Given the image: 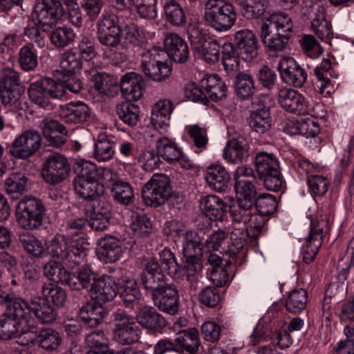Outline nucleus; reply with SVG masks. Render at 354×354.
Returning a JSON list of instances; mask_svg holds the SVG:
<instances>
[{"label":"nucleus","mask_w":354,"mask_h":354,"mask_svg":"<svg viewBox=\"0 0 354 354\" xmlns=\"http://www.w3.org/2000/svg\"><path fill=\"white\" fill-rule=\"evenodd\" d=\"M267 95L255 97L252 101V110L247 120L250 127L258 133H264L271 127L270 106L266 100Z\"/></svg>","instance_id":"19"},{"label":"nucleus","mask_w":354,"mask_h":354,"mask_svg":"<svg viewBox=\"0 0 354 354\" xmlns=\"http://www.w3.org/2000/svg\"><path fill=\"white\" fill-rule=\"evenodd\" d=\"M65 16V9L59 0H38L32 12V19L41 28L55 26Z\"/></svg>","instance_id":"12"},{"label":"nucleus","mask_w":354,"mask_h":354,"mask_svg":"<svg viewBox=\"0 0 354 354\" xmlns=\"http://www.w3.org/2000/svg\"><path fill=\"white\" fill-rule=\"evenodd\" d=\"M40 294L41 298L57 308L64 306L67 299L66 290L50 282L41 283Z\"/></svg>","instance_id":"43"},{"label":"nucleus","mask_w":354,"mask_h":354,"mask_svg":"<svg viewBox=\"0 0 354 354\" xmlns=\"http://www.w3.org/2000/svg\"><path fill=\"white\" fill-rule=\"evenodd\" d=\"M59 261H50L44 266V274L52 281L72 286L70 273Z\"/></svg>","instance_id":"50"},{"label":"nucleus","mask_w":354,"mask_h":354,"mask_svg":"<svg viewBox=\"0 0 354 354\" xmlns=\"http://www.w3.org/2000/svg\"><path fill=\"white\" fill-rule=\"evenodd\" d=\"M59 118L68 124H82L91 120V111L84 102H71L60 106Z\"/></svg>","instance_id":"24"},{"label":"nucleus","mask_w":354,"mask_h":354,"mask_svg":"<svg viewBox=\"0 0 354 354\" xmlns=\"http://www.w3.org/2000/svg\"><path fill=\"white\" fill-rule=\"evenodd\" d=\"M192 48L195 55L209 64L219 60L220 46L216 40H207L205 34L196 26H191L187 30Z\"/></svg>","instance_id":"11"},{"label":"nucleus","mask_w":354,"mask_h":354,"mask_svg":"<svg viewBox=\"0 0 354 354\" xmlns=\"http://www.w3.org/2000/svg\"><path fill=\"white\" fill-rule=\"evenodd\" d=\"M120 90L128 101H138L143 95L145 88L142 77L134 72L124 74L120 80Z\"/></svg>","instance_id":"26"},{"label":"nucleus","mask_w":354,"mask_h":354,"mask_svg":"<svg viewBox=\"0 0 354 354\" xmlns=\"http://www.w3.org/2000/svg\"><path fill=\"white\" fill-rule=\"evenodd\" d=\"M25 304L29 310L30 315L31 316L32 313L43 324H50L57 318V313L55 308L41 297H35L30 302L25 301Z\"/></svg>","instance_id":"34"},{"label":"nucleus","mask_w":354,"mask_h":354,"mask_svg":"<svg viewBox=\"0 0 354 354\" xmlns=\"http://www.w3.org/2000/svg\"><path fill=\"white\" fill-rule=\"evenodd\" d=\"M115 142L111 136L100 134L94 145L93 157L98 162H107L111 160L115 154Z\"/></svg>","instance_id":"45"},{"label":"nucleus","mask_w":354,"mask_h":354,"mask_svg":"<svg viewBox=\"0 0 354 354\" xmlns=\"http://www.w3.org/2000/svg\"><path fill=\"white\" fill-rule=\"evenodd\" d=\"M135 319L142 328L152 332H159L167 324L166 319L161 314L148 306L140 308Z\"/></svg>","instance_id":"25"},{"label":"nucleus","mask_w":354,"mask_h":354,"mask_svg":"<svg viewBox=\"0 0 354 354\" xmlns=\"http://www.w3.org/2000/svg\"><path fill=\"white\" fill-rule=\"evenodd\" d=\"M163 9L166 20L175 26H183L186 24L187 17L183 8L176 0H165Z\"/></svg>","instance_id":"48"},{"label":"nucleus","mask_w":354,"mask_h":354,"mask_svg":"<svg viewBox=\"0 0 354 354\" xmlns=\"http://www.w3.org/2000/svg\"><path fill=\"white\" fill-rule=\"evenodd\" d=\"M325 8L319 1L306 0L301 8V16L304 20L315 22L319 19H322L325 15Z\"/></svg>","instance_id":"58"},{"label":"nucleus","mask_w":354,"mask_h":354,"mask_svg":"<svg viewBox=\"0 0 354 354\" xmlns=\"http://www.w3.org/2000/svg\"><path fill=\"white\" fill-rule=\"evenodd\" d=\"M97 38L100 44L107 48L110 57L124 61L127 46L122 42V29L114 15L103 16L97 24Z\"/></svg>","instance_id":"3"},{"label":"nucleus","mask_w":354,"mask_h":354,"mask_svg":"<svg viewBox=\"0 0 354 354\" xmlns=\"http://www.w3.org/2000/svg\"><path fill=\"white\" fill-rule=\"evenodd\" d=\"M199 345V335L196 328L183 329L174 339L159 340L154 346V353L166 354L168 351H172L173 354H196Z\"/></svg>","instance_id":"6"},{"label":"nucleus","mask_w":354,"mask_h":354,"mask_svg":"<svg viewBox=\"0 0 354 354\" xmlns=\"http://www.w3.org/2000/svg\"><path fill=\"white\" fill-rule=\"evenodd\" d=\"M6 192L13 198L27 192L30 184L28 178L22 174L13 173L6 180Z\"/></svg>","instance_id":"52"},{"label":"nucleus","mask_w":354,"mask_h":354,"mask_svg":"<svg viewBox=\"0 0 354 354\" xmlns=\"http://www.w3.org/2000/svg\"><path fill=\"white\" fill-rule=\"evenodd\" d=\"M164 46L167 55L174 62L183 64L189 56L186 41L176 33H169L164 39Z\"/></svg>","instance_id":"27"},{"label":"nucleus","mask_w":354,"mask_h":354,"mask_svg":"<svg viewBox=\"0 0 354 354\" xmlns=\"http://www.w3.org/2000/svg\"><path fill=\"white\" fill-rule=\"evenodd\" d=\"M231 239L232 245L230 248V257L232 260H228L232 263L237 257H243L244 252H241L244 250L245 245V238L248 236L247 227L245 223L236 224L233 223V230L231 231Z\"/></svg>","instance_id":"42"},{"label":"nucleus","mask_w":354,"mask_h":354,"mask_svg":"<svg viewBox=\"0 0 354 354\" xmlns=\"http://www.w3.org/2000/svg\"><path fill=\"white\" fill-rule=\"evenodd\" d=\"M180 268L176 257L168 248H164L159 252V258H151L145 266L140 274V280L157 279L158 276L162 279H167L165 272L169 274H176Z\"/></svg>","instance_id":"9"},{"label":"nucleus","mask_w":354,"mask_h":354,"mask_svg":"<svg viewBox=\"0 0 354 354\" xmlns=\"http://www.w3.org/2000/svg\"><path fill=\"white\" fill-rule=\"evenodd\" d=\"M18 63L24 71H33L38 64L37 54L32 45L22 46L18 53Z\"/></svg>","instance_id":"59"},{"label":"nucleus","mask_w":354,"mask_h":354,"mask_svg":"<svg viewBox=\"0 0 354 354\" xmlns=\"http://www.w3.org/2000/svg\"><path fill=\"white\" fill-rule=\"evenodd\" d=\"M237 15L234 6L226 0H207L204 6V20L207 26L218 32H225L234 25Z\"/></svg>","instance_id":"5"},{"label":"nucleus","mask_w":354,"mask_h":354,"mask_svg":"<svg viewBox=\"0 0 354 354\" xmlns=\"http://www.w3.org/2000/svg\"><path fill=\"white\" fill-rule=\"evenodd\" d=\"M39 128L46 140L53 141L55 144L61 143L62 140L60 138L52 137V134H68V131L64 124L56 120L49 118H44L41 121Z\"/></svg>","instance_id":"54"},{"label":"nucleus","mask_w":354,"mask_h":354,"mask_svg":"<svg viewBox=\"0 0 354 354\" xmlns=\"http://www.w3.org/2000/svg\"><path fill=\"white\" fill-rule=\"evenodd\" d=\"M113 178L111 179V176H109L107 180L113 182L111 187L114 200L124 205H129L132 203L134 199V194L130 184L118 179L116 173L115 176H113Z\"/></svg>","instance_id":"44"},{"label":"nucleus","mask_w":354,"mask_h":354,"mask_svg":"<svg viewBox=\"0 0 354 354\" xmlns=\"http://www.w3.org/2000/svg\"><path fill=\"white\" fill-rule=\"evenodd\" d=\"M308 294L304 289H294L288 295L286 308L291 313H299L306 308Z\"/></svg>","instance_id":"57"},{"label":"nucleus","mask_w":354,"mask_h":354,"mask_svg":"<svg viewBox=\"0 0 354 354\" xmlns=\"http://www.w3.org/2000/svg\"><path fill=\"white\" fill-rule=\"evenodd\" d=\"M24 313H27V316H11L7 314L6 310L3 315L0 317V338L4 339H9L13 337L19 330L20 324H28L32 316L29 314V310L26 306Z\"/></svg>","instance_id":"30"},{"label":"nucleus","mask_w":354,"mask_h":354,"mask_svg":"<svg viewBox=\"0 0 354 354\" xmlns=\"http://www.w3.org/2000/svg\"><path fill=\"white\" fill-rule=\"evenodd\" d=\"M201 240L194 231H187L183 234V252L184 257L202 255L203 247L201 248Z\"/></svg>","instance_id":"62"},{"label":"nucleus","mask_w":354,"mask_h":354,"mask_svg":"<svg viewBox=\"0 0 354 354\" xmlns=\"http://www.w3.org/2000/svg\"><path fill=\"white\" fill-rule=\"evenodd\" d=\"M75 170L77 173V176L74 179H81L87 180H97L98 178L102 176L104 180H108L109 176L111 179H114L115 172L113 169L108 167L97 168L95 164L88 160H82L77 162L75 165Z\"/></svg>","instance_id":"28"},{"label":"nucleus","mask_w":354,"mask_h":354,"mask_svg":"<svg viewBox=\"0 0 354 354\" xmlns=\"http://www.w3.org/2000/svg\"><path fill=\"white\" fill-rule=\"evenodd\" d=\"M159 51L153 48L142 53L140 68L149 79L156 82H162L171 75V67L167 62L159 59Z\"/></svg>","instance_id":"16"},{"label":"nucleus","mask_w":354,"mask_h":354,"mask_svg":"<svg viewBox=\"0 0 354 354\" xmlns=\"http://www.w3.org/2000/svg\"><path fill=\"white\" fill-rule=\"evenodd\" d=\"M268 5V0H250L239 2L242 15L246 19H256L261 17Z\"/></svg>","instance_id":"60"},{"label":"nucleus","mask_w":354,"mask_h":354,"mask_svg":"<svg viewBox=\"0 0 354 354\" xmlns=\"http://www.w3.org/2000/svg\"><path fill=\"white\" fill-rule=\"evenodd\" d=\"M171 193L169 177L163 174H155L143 187L142 196L147 205L157 207L165 204Z\"/></svg>","instance_id":"8"},{"label":"nucleus","mask_w":354,"mask_h":354,"mask_svg":"<svg viewBox=\"0 0 354 354\" xmlns=\"http://www.w3.org/2000/svg\"><path fill=\"white\" fill-rule=\"evenodd\" d=\"M325 220L312 219L310 221V233L303 247V260L306 263L312 262L318 253L323 241V231L326 227Z\"/></svg>","instance_id":"20"},{"label":"nucleus","mask_w":354,"mask_h":354,"mask_svg":"<svg viewBox=\"0 0 354 354\" xmlns=\"http://www.w3.org/2000/svg\"><path fill=\"white\" fill-rule=\"evenodd\" d=\"M73 186L75 193L80 197L88 201L97 200L104 191L103 185L98 180L74 179Z\"/></svg>","instance_id":"39"},{"label":"nucleus","mask_w":354,"mask_h":354,"mask_svg":"<svg viewBox=\"0 0 354 354\" xmlns=\"http://www.w3.org/2000/svg\"><path fill=\"white\" fill-rule=\"evenodd\" d=\"M279 103L284 110L297 115L310 112L308 102L298 91L290 88H283L279 91Z\"/></svg>","instance_id":"23"},{"label":"nucleus","mask_w":354,"mask_h":354,"mask_svg":"<svg viewBox=\"0 0 354 354\" xmlns=\"http://www.w3.org/2000/svg\"><path fill=\"white\" fill-rule=\"evenodd\" d=\"M140 282L158 309L171 315L178 313L180 295L176 286L168 283L167 279H162L159 276L157 279L140 280Z\"/></svg>","instance_id":"2"},{"label":"nucleus","mask_w":354,"mask_h":354,"mask_svg":"<svg viewBox=\"0 0 354 354\" xmlns=\"http://www.w3.org/2000/svg\"><path fill=\"white\" fill-rule=\"evenodd\" d=\"M156 149L159 156L169 164L178 165L184 169H189L194 167L193 162L183 154L176 142L168 137L157 138Z\"/></svg>","instance_id":"17"},{"label":"nucleus","mask_w":354,"mask_h":354,"mask_svg":"<svg viewBox=\"0 0 354 354\" xmlns=\"http://www.w3.org/2000/svg\"><path fill=\"white\" fill-rule=\"evenodd\" d=\"M113 332L115 340L122 345H131L138 342L140 329L133 317L124 310L113 314Z\"/></svg>","instance_id":"10"},{"label":"nucleus","mask_w":354,"mask_h":354,"mask_svg":"<svg viewBox=\"0 0 354 354\" xmlns=\"http://www.w3.org/2000/svg\"><path fill=\"white\" fill-rule=\"evenodd\" d=\"M118 292V286L113 278L109 275L100 277L92 295L98 302L106 303L113 300Z\"/></svg>","instance_id":"36"},{"label":"nucleus","mask_w":354,"mask_h":354,"mask_svg":"<svg viewBox=\"0 0 354 354\" xmlns=\"http://www.w3.org/2000/svg\"><path fill=\"white\" fill-rule=\"evenodd\" d=\"M41 142L40 132L32 129H27L13 140L10 153L16 158L28 159L39 151Z\"/></svg>","instance_id":"15"},{"label":"nucleus","mask_w":354,"mask_h":354,"mask_svg":"<svg viewBox=\"0 0 354 354\" xmlns=\"http://www.w3.org/2000/svg\"><path fill=\"white\" fill-rule=\"evenodd\" d=\"M248 145L243 137L232 138L226 144L223 150V158L233 164H238L248 156Z\"/></svg>","instance_id":"35"},{"label":"nucleus","mask_w":354,"mask_h":354,"mask_svg":"<svg viewBox=\"0 0 354 354\" xmlns=\"http://www.w3.org/2000/svg\"><path fill=\"white\" fill-rule=\"evenodd\" d=\"M205 178L209 188L217 192H225L228 189L230 176L224 167L212 165L207 168Z\"/></svg>","instance_id":"33"},{"label":"nucleus","mask_w":354,"mask_h":354,"mask_svg":"<svg viewBox=\"0 0 354 354\" xmlns=\"http://www.w3.org/2000/svg\"><path fill=\"white\" fill-rule=\"evenodd\" d=\"M106 315V311L104 307L94 301H86L79 310V317L88 328H96L100 326Z\"/></svg>","instance_id":"31"},{"label":"nucleus","mask_w":354,"mask_h":354,"mask_svg":"<svg viewBox=\"0 0 354 354\" xmlns=\"http://www.w3.org/2000/svg\"><path fill=\"white\" fill-rule=\"evenodd\" d=\"M234 89L236 95L241 100L252 97L256 91L252 76L248 73H239L235 76Z\"/></svg>","instance_id":"53"},{"label":"nucleus","mask_w":354,"mask_h":354,"mask_svg":"<svg viewBox=\"0 0 354 354\" xmlns=\"http://www.w3.org/2000/svg\"><path fill=\"white\" fill-rule=\"evenodd\" d=\"M278 167L279 161L273 153L260 151L256 155L254 168L259 178L265 176V174L277 169Z\"/></svg>","instance_id":"51"},{"label":"nucleus","mask_w":354,"mask_h":354,"mask_svg":"<svg viewBox=\"0 0 354 354\" xmlns=\"http://www.w3.org/2000/svg\"><path fill=\"white\" fill-rule=\"evenodd\" d=\"M88 245L84 239H82L81 244L71 245V241L66 236L56 234L47 245V253L51 258L73 269L83 263Z\"/></svg>","instance_id":"4"},{"label":"nucleus","mask_w":354,"mask_h":354,"mask_svg":"<svg viewBox=\"0 0 354 354\" xmlns=\"http://www.w3.org/2000/svg\"><path fill=\"white\" fill-rule=\"evenodd\" d=\"M62 342L61 334L52 328H44L38 331L37 344L47 351H56Z\"/></svg>","instance_id":"47"},{"label":"nucleus","mask_w":354,"mask_h":354,"mask_svg":"<svg viewBox=\"0 0 354 354\" xmlns=\"http://www.w3.org/2000/svg\"><path fill=\"white\" fill-rule=\"evenodd\" d=\"M277 68L281 80L289 85L300 88L306 81V71L292 57H283Z\"/></svg>","instance_id":"21"},{"label":"nucleus","mask_w":354,"mask_h":354,"mask_svg":"<svg viewBox=\"0 0 354 354\" xmlns=\"http://www.w3.org/2000/svg\"><path fill=\"white\" fill-rule=\"evenodd\" d=\"M124 252L122 242L111 236L102 238L99 241L97 255L101 261L105 263H115L119 260Z\"/></svg>","instance_id":"29"},{"label":"nucleus","mask_w":354,"mask_h":354,"mask_svg":"<svg viewBox=\"0 0 354 354\" xmlns=\"http://www.w3.org/2000/svg\"><path fill=\"white\" fill-rule=\"evenodd\" d=\"M71 172L68 158L60 153H55L46 158L41 171L44 180L50 185H57L64 181Z\"/></svg>","instance_id":"14"},{"label":"nucleus","mask_w":354,"mask_h":354,"mask_svg":"<svg viewBox=\"0 0 354 354\" xmlns=\"http://www.w3.org/2000/svg\"><path fill=\"white\" fill-rule=\"evenodd\" d=\"M201 256L185 257V261L180 266V268H178V271L183 272L189 283L190 290L194 292H196L201 285V272L203 269Z\"/></svg>","instance_id":"32"},{"label":"nucleus","mask_w":354,"mask_h":354,"mask_svg":"<svg viewBox=\"0 0 354 354\" xmlns=\"http://www.w3.org/2000/svg\"><path fill=\"white\" fill-rule=\"evenodd\" d=\"M261 38L270 53L283 51L292 31V22L285 13L270 15L261 25Z\"/></svg>","instance_id":"1"},{"label":"nucleus","mask_w":354,"mask_h":354,"mask_svg":"<svg viewBox=\"0 0 354 354\" xmlns=\"http://www.w3.org/2000/svg\"><path fill=\"white\" fill-rule=\"evenodd\" d=\"M16 221L23 229H39L46 217V208L42 201L34 197H24L19 201L15 211Z\"/></svg>","instance_id":"7"},{"label":"nucleus","mask_w":354,"mask_h":354,"mask_svg":"<svg viewBox=\"0 0 354 354\" xmlns=\"http://www.w3.org/2000/svg\"><path fill=\"white\" fill-rule=\"evenodd\" d=\"M173 109V103L169 100H162L155 104L152 109L151 122L156 129H167Z\"/></svg>","instance_id":"37"},{"label":"nucleus","mask_w":354,"mask_h":354,"mask_svg":"<svg viewBox=\"0 0 354 354\" xmlns=\"http://www.w3.org/2000/svg\"><path fill=\"white\" fill-rule=\"evenodd\" d=\"M24 93L20 84L19 74L11 68L1 71L0 81V97L4 105L15 104Z\"/></svg>","instance_id":"18"},{"label":"nucleus","mask_w":354,"mask_h":354,"mask_svg":"<svg viewBox=\"0 0 354 354\" xmlns=\"http://www.w3.org/2000/svg\"><path fill=\"white\" fill-rule=\"evenodd\" d=\"M201 208L212 221H222L225 216L226 206L223 200L215 195L203 196L201 200Z\"/></svg>","instance_id":"40"},{"label":"nucleus","mask_w":354,"mask_h":354,"mask_svg":"<svg viewBox=\"0 0 354 354\" xmlns=\"http://www.w3.org/2000/svg\"><path fill=\"white\" fill-rule=\"evenodd\" d=\"M60 67L67 74H74L82 68V59L77 52L69 49L62 54Z\"/></svg>","instance_id":"63"},{"label":"nucleus","mask_w":354,"mask_h":354,"mask_svg":"<svg viewBox=\"0 0 354 354\" xmlns=\"http://www.w3.org/2000/svg\"><path fill=\"white\" fill-rule=\"evenodd\" d=\"M255 209V205L252 203L237 199L230 205V216L234 223L236 224L245 223V220L252 210Z\"/></svg>","instance_id":"61"},{"label":"nucleus","mask_w":354,"mask_h":354,"mask_svg":"<svg viewBox=\"0 0 354 354\" xmlns=\"http://www.w3.org/2000/svg\"><path fill=\"white\" fill-rule=\"evenodd\" d=\"M28 92L30 100L42 107L48 106L50 99H62L64 96L61 84L49 77L32 82Z\"/></svg>","instance_id":"13"},{"label":"nucleus","mask_w":354,"mask_h":354,"mask_svg":"<svg viewBox=\"0 0 354 354\" xmlns=\"http://www.w3.org/2000/svg\"><path fill=\"white\" fill-rule=\"evenodd\" d=\"M0 304H5L6 306L7 314L12 316H27V313H24V307L26 304L25 300L17 297L15 294L6 288L0 282Z\"/></svg>","instance_id":"38"},{"label":"nucleus","mask_w":354,"mask_h":354,"mask_svg":"<svg viewBox=\"0 0 354 354\" xmlns=\"http://www.w3.org/2000/svg\"><path fill=\"white\" fill-rule=\"evenodd\" d=\"M88 78L93 83L94 88L102 94L109 95L117 87L115 78L107 73L92 69L88 72Z\"/></svg>","instance_id":"46"},{"label":"nucleus","mask_w":354,"mask_h":354,"mask_svg":"<svg viewBox=\"0 0 354 354\" xmlns=\"http://www.w3.org/2000/svg\"><path fill=\"white\" fill-rule=\"evenodd\" d=\"M239 57L232 43L225 44L223 46L222 62L224 69L229 76L236 75V72L239 71Z\"/></svg>","instance_id":"55"},{"label":"nucleus","mask_w":354,"mask_h":354,"mask_svg":"<svg viewBox=\"0 0 354 354\" xmlns=\"http://www.w3.org/2000/svg\"><path fill=\"white\" fill-rule=\"evenodd\" d=\"M75 37V33L71 28L65 26L55 29L50 36L51 43L57 48H65L72 44Z\"/></svg>","instance_id":"64"},{"label":"nucleus","mask_w":354,"mask_h":354,"mask_svg":"<svg viewBox=\"0 0 354 354\" xmlns=\"http://www.w3.org/2000/svg\"><path fill=\"white\" fill-rule=\"evenodd\" d=\"M99 277L97 274L91 269L82 268L76 273L75 281L73 282V279H71L72 286H70L75 290L85 289L88 292L92 294Z\"/></svg>","instance_id":"49"},{"label":"nucleus","mask_w":354,"mask_h":354,"mask_svg":"<svg viewBox=\"0 0 354 354\" xmlns=\"http://www.w3.org/2000/svg\"><path fill=\"white\" fill-rule=\"evenodd\" d=\"M201 86L213 101H218L227 96V86L216 74L206 75L201 82Z\"/></svg>","instance_id":"41"},{"label":"nucleus","mask_w":354,"mask_h":354,"mask_svg":"<svg viewBox=\"0 0 354 354\" xmlns=\"http://www.w3.org/2000/svg\"><path fill=\"white\" fill-rule=\"evenodd\" d=\"M232 45L237 55L244 60L251 61L258 55L259 42L252 30L244 29L237 31Z\"/></svg>","instance_id":"22"},{"label":"nucleus","mask_w":354,"mask_h":354,"mask_svg":"<svg viewBox=\"0 0 354 354\" xmlns=\"http://www.w3.org/2000/svg\"><path fill=\"white\" fill-rule=\"evenodd\" d=\"M116 113L125 124L133 127L138 122L140 109L138 106L130 102H122L117 105Z\"/></svg>","instance_id":"56"}]
</instances>
